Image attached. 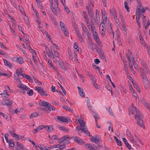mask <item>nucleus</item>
Segmentation results:
<instances>
[{
    "mask_svg": "<svg viewBox=\"0 0 150 150\" xmlns=\"http://www.w3.org/2000/svg\"><path fill=\"white\" fill-rule=\"evenodd\" d=\"M133 107L134 108L136 112V115L135 117V119L137 120V124L139 125L140 127H144V125L143 124V121L142 119L143 115L140 112H139L136 107L134 106H133Z\"/></svg>",
    "mask_w": 150,
    "mask_h": 150,
    "instance_id": "f257e3e1",
    "label": "nucleus"
},
{
    "mask_svg": "<svg viewBox=\"0 0 150 150\" xmlns=\"http://www.w3.org/2000/svg\"><path fill=\"white\" fill-rule=\"evenodd\" d=\"M78 122L80 124V128L84 129V131L85 132H83V133L88 135V136L90 137L91 135L90 134V133L88 131L87 127L85 125L86 122L83 120L81 119L78 120Z\"/></svg>",
    "mask_w": 150,
    "mask_h": 150,
    "instance_id": "f03ea898",
    "label": "nucleus"
},
{
    "mask_svg": "<svg viewBox=\"0 0 150 150\" xmlns=\"http://www.w3.org/2000/svg\"><path fill=\"white\" fill-rule=\"evenodd\" d=\"M78 122L80 124V128L84 129V131L85 132H83V133L88 135V136L90 137L91 135L90 134V133L88 131L87 127L85 125L86 122L83 120L81 119L78 120Z\"/></svg>",
    "mask_w": 150,
    "mask_h": 150,
    "instance_id": "7ed1b4c3",
    "label": "nucleus"
},
{
    "mask_svg": "<svg viewBox=\"0 0 150 150\" xmlns=\"http://www.w3.org/2000/svg\"><path fill=\"white\" fill-rule=\"evenodd\" d=\"M45 106H44L46 109V111L47 113H49L51 111H54L55 108L54 107L52 106L50 104L48 103H45Z\"/></svg>",
    "mask_w": 150,
    "mask_h": 150,
    "instance_id": "20e7f679",
    "label": "nucleus"
},
{
    "mask_svg": "<svg viewBox=\"0 0 150 150\" xmlns=\"http://www.w3.org/2000/svg\"><path fill=\"white\" fill-rule=\"evenodd\" d=\"M35 89L38 91V93L41 96H47L46 92L44 91L42 87L36 86L35 87Z\"/></svg>",
    "mask_w": 150,
    "mask_h": 150,
    "instance_id": "39448f33",
    "label": "nucleus"
},
{
    "mask_svg": "<svg viewBox=\"0 0 150 150\" xmlns=\"http://www.w3.org/2000/svg\"><path fill=\"white\" fill-rule=\"evenodd\" d=\"M57 119L62 122H70L71 121V120L67 117H65L63 116H57Z\"/></svg>",
    "mask_w": 150,
    "mask_h": 150,
    "instance_id": "423d86ee",
    "label": "nucleus"
},
{
    "mask_svg": "<svg viewBox=\"0 0 150 150\" xmlns=\"http://www.w3.org/2000/svg\"><path fill=\"white\" fill-rule=\"evenodd\" d=\"M101 14H102V22L100 23V25H102L103 23H104V22L106 23L107 19V17L106 16V13L104 11H103L102 10H101Z\"/></svg>",
    "mask_w": 150,
    "mask_h": 150,
    "instance_id": "0eeeda50",
    "label": "nucleus"
},
{
    "mask_svg": "<svg viewBox=\"0 0 150 150\" xmlns=\"http://www.w3.org/2000/svg\"><path fill=\"white\" fill-rule=\"evenodd\" d=\"M1 105L3 106L6 105L8 106H9L11 105L12 104V101L6 99L4 101H2L1 103Z\"/></svg>",
    "mask_w": 150,
    "mask_h": 150,
    "instance_id": "6e6552de",
    "label": "nucleus"
},
{
    "mask_svg": "<svg viewBox=\"0 0 150 150\" xmlns=\"http://www.w3.org/2000/svg\"><path fill=\"white\" fill-rule=\"evenodd\" d=\"M91 140L95 142L96 143H97L100 142V138L98 137V136L97 135L92 136L91 138Z\"/></svg>",
    "mask_w": 150,
    "mask_h": 150,
    "instance_id": "1a4fd4ad",
    "label": "nucleus"
},
{
    "mask_svg": "<svg viewBox=\"0 0 150 150\" xmlns=\"http://www.w3.org/2000/svg\"><path fill=\"white\" fill-rule=\"evenodd\" d=\"M79 93L80 96L82 97H84L85 96V94L83 92V90L80 87L78 86Z\"/></svg>",
    "mask_w": 150,
    "mask_h": 150,
    "instance_id": "9d476101",
    "label": "nucleus"
},
{
    "mask_svg": "<svg viewBox=\"0 0 150 150\" xmlns=\"http://www.w3.org/2000/svg\"><path fill=\"white\" fill-rule=\"evenodd\" d=\"M14 59L16 62H17L20 64H21L24 62L23 58L21 57L18 58L17 57H14Z\"/></svg>",
    "mask_w": 150,
    "mask_h": 150,
    "instance_id": "9b49d317",
    "label": "nucleus"
},
{
    "mask_svg": "<svg viewBox=\"0 0 150 150\" xmlns=\"http://www.w3.org/2000/svg\"><path fill=\"white\" fill-rule=\"evenodd\" d=\"M82 28V30L84 33H86V35L87 36H88V35H91V34L89 33V31L87 29L86 26L84 25L83 24H82L81 25Z\"/></svg>",
    "mask_w": 150,
    "mask_h": 150,
    "instance_id": "f8f14e48",
    "label": "nucleus"
},
{
    "mask_svg": "<svg viewBox=\"0 0 150 150\" xmlns=\"http://www.w3.org/2000/svg\"><path fill=\"white\" fill-rule=\"evenodd\" d=\"M141 102L148 109H150V106L149 104L145 100L144 98H142L141 100Z\"/></svg>",
    "mask_w": 150,
    "mask_h": 150,
    "instance_id": "ddd939ff",
    "label": "nucleus"
},
{
    "mask_svg": "<svg viewBox=\"0 0 150 150\" xmlns=\"http://www.w3.org/2000/svg\"><path fill=\"white\" fill-rule=\"evenodd\" d=\"M123 141L125 143V144L126 145L127 147L129 149H131V146L129 145V144L128 143L126 139L125 138H122Z\"/></svg>",
    "mask_w": 150,
    "mask_h": 150,
    "instance_id": "4468645a",
    "label": "nucleus"
},
{
    "mask_svg": "<svg viewBox=\"0 0 150 150\" xmlns=\"http://www.w3.org/2000/svg\"><path fill=\"white\" fill-rule=\"evenodd\" d=\"M58 128L66 132H69V130L67 128H66L63 126L61 127L60 125H58Z\"/></svg>",
    "mask_w": 150,
    "mask_h": 150,
    "instance_id": "2eb2a0df",
    "label": "nucleus"
},
{
    "mask_svg": "<svg viewBox=\"0 0 150 150\" xmlns=\"http://www.w3.org/2000/svg\"><path fill=\"white\" fill-rule=\"evenodd\" d=\"M59 140L61 141V142H63L64 144H68L70 143V142L68 140L66 139H64V138H61L59 139Z\"/></svg>",
    "mask_w": 150,
    "mask_h": 150,
    "instance_id": "dca6fc26",
    "label": "nucleus"
},
{
    "mask_svg": "<svg viewBox=\"0 0 150 150\" xmlns=\"http://www.w3.org/2000/svg\"><path fill=\"white\" fill-rule=\"evenodd\" d=\"M114 138L115 139V140L117 145L118 146H121L122 145V142L120 140H119L118 139V138L115 136H114Z\"/></svg>",
    "mask_w": 150,
    "mask_h": 150,
    "instance_id": "f3484780",
    "label": "nucleus"
},
{
    "mask_svg": "<svg viewBox=\"0 0 150 150\" xmlns=\"http://www.w3.org/2000/svg\"><path fill=\"white\" fill-rule=\"evenodd\" d=\"M141 76L144 81L145 82V81H146L147 80L146 75L144 73L142 72L141 73Z\"/></svg>",
    "mask_w": 150,
    "mask_h": 150,
    "instance_id": "a211bd4d",
    "label": "nucleus"
},
{
    "mask_svg": "<svg viewBox=\"0 0 150 150\" xmlns=\"http://www.w3.org/2000/svg\"><path fill=\"white\" fill-rule=\"evenodd\" d=\"M110 12L111 15L114 16V18H115V17H117L116 13L115 10L112 11V10L110 9Z\"/></svg>",
    "mask_w": 150,
    "mask_h": 150,
    "instance_id": "6ab92c4d",
    "label": "nucleus"
},
{
    "mask_svg": "<svg viewBox=\"0 0 150 150\" xmlns=\"http://www.w3.org/2000/svg\"><path fill=\"white\" fill-rule=\"evenodd\" d=\"M106 78L110 81L113 87L115 88V85L114 83L111 81L110 78L109 76L108 75H107L106 76Z\"/></svg>",
    "mask_w": 150,
    "mask_h": 150,
    "instance_id": "aec40b11",
    "label": "nucleus"
},
{
    "mask_svg": "<svg viewBox=\"0 0 150 150\" xmlns=\"http://www.w3.org/2000/svg\"><path fill=\"white\" fill-rule=\"evenodd\" d=\"M133 84L134 85V87L136 88V89L138 90L139 93H140L141 91L139 86L135 82H134L133 83Z\"/></svg>",
    "mask_w": 150,
    "mask_h": 150,
    "instance_id": "412c9836",
    "label": "nucleus"
},
{
    "mask_svg": "<svg viewBox=\"0 0 150 150\" xmlns=\"http://www.w3.org/2000/svg\"><path fill=\"white\" fill-rule=\"evenodd\" d=\"M124 5H125V8L127 9V12H129L130 11V9L129 7L128 6V4L127 1H125L124 3Z\"/></svg>",
    "mask_w": 150,
    "mask_h": 150,
    "instance_id": "4be33fe9",
    "label": "nucleus"
},
{
    "mask_svg": "<svg viewBox=\"0 0 150 150\" xmlns=\"http://www.w3.org/2000/svg\"><path fill=\"white\" fill-rule=\"evenodd\" d=\"M47 103L46 102L42 101L41 100H40L38 102L39 105L41 106H45V103Z\"/></svg>",
    "mask_w": 150,
    "mask_h": 150,
    "instance_id": "5701e85b",
    "label": "nucleus"
},
{
    "mask_svg": "<svg viewBox=\"0 0 150 150\" xmlns=\"http://www.w3.org/2000/svg\"><path fill=\"white\" fill-rule=\"evenodd\" d=\"M83 15L85 21H87L88 19V16L87 15V12L86 11L83 12Z\"/></svg>",
    "mask_w": 150,
    "mask_h": 150,
    "instance_id": "b1692460",
    "label": "nucleus"
},
{
    "mask_svg": "<svg viewBox=\"0 0 150 150\" xmlns=\"http://www.w3.org/2000/svg\"><path fill=\"white\" fill-rule=\"evenodd\" d=\"M88 13L90 17H92L94 15L92 9H91L90 10H88Z\"/></svg>",
    "mask_w": 150,
    "mask_h": 150,
    "instance_id": "393cba45",
    "label": "nucleus"
},
{
    "mask_svg": "<svg viewBox=\"0 0 150 150\" xmlns=\"http://www.w3.org/2000/svg\"><path fill=\"white\" fill-rule=\"evenodd\" d=\"M90 79L93 84H94L95 83L96 81V80L94 76H91V77H90Z\"/></svg>",
    "mask_w": 150,
    "mask_h": 150,
    "instance_id": "a878e982",
    "label": "nucleus"
},
{
    "mask_svg": "<svg viewBox=\"0 0 150 150\" xmlns=\"http://www.w3.org/2000/svg\"><path fill=\"white\" fill-rule=\"evenodd\" d=\"M38 116H39V115H38V113H37L36 112H34L30 115V118L31 119L32 117H38Z\"/></svg>",
    "mask_w": 150,
    "mask_h": 150,
    "instance_id": "bb28decb",
    "label": "nucleus"
},
{
    "mask_svg": "<svg viewBox=\"0 0 150 150\" xmlns=\"http://www.w3.org/2000/svg\"><path fill=\"white\" fill-rule=\"evenodd\" d=\"M142 15L143 16V18H142V24L143 26H145V25L146 24V20L145 18V16H144L143 14H142Z\"/></svg>",
    "mask_w": 150,
    "mask_h": 150,
    "instance_id": "cd10ccee",
    "label": "nucleus"
},
{
    "mask_svg": "<svg viewBox=\"0 0 150 150\" xmlns=\"http://www.w3.org/2000/svg\"><path fill=\"white\" fill-rule=\"evenodd\" d=\"M52 55L55 56L56 57L59 58V55L57 52H53L52 54Z\"/></svg>",
    "mask_w": 150,
    "mask_h": 150,
    "instance_id": "c85d7f7f",
    "label": "nucleus"
},
{
    "mask_svg": "<svg viewBox=\"0 0 150 150\" xmlns=\"http://www.w3.org/2000/svg\"><path fill=\"white\" fill-rule=\"evenodd\" d=\"M62 108L64 109L67 111H71V109L67 106L64 105L62 106Z\"/></svg>",
    "mask_w": 150,
    "mask_h": 150,
    "instance_id": "c756f323",
    "label": "nucleus"
},
{
    "mask_svg": "<svg viewBox=\"0 0 150 150\" xmlns=\"http://www.w3.org/2000/svg\"><path fill=\"white\" fill-rule=\"evenodd\" d=\"M27 61H28L29 63H30V64H31L32 68L33 69H35V66H34L33 64V63L32 62V61L31 60V59L28 58H27Z\"/></svg>",
    "mask_w": 150,
    "mask_h": 150,
    "instance_id": "7c9ffc66",
    "label": "nucleus"
},
{
    "mask_svg": "<svg viewBox=\"0 0 150 150\" xmlns=\"http://www.w3.org/2000/svg\"><path fill=\"white\" fill-rule=\"evenodd\" d=\"M93 37L94 38V39L96 41H98V40H99V39L98 36V34L95 35L94 34H93Z\"/></svg>",
    "mask_w": 150,
    "mask_h": 150,
    "instance_id": "2f4dec72",
    "label": "nucleus"
},
{
    "mask_svg": "<svg viewBox=\"0 0 150 150\" xmlns=\"http://www.w3.org/2000/svg\"><path fill=\"white\" fill-rule=\"evenodd\" d=\"M63 5L64 6L65 9L67 12L68 13H70L69 10L67 7L65 5V4H64V3H63Z\"/></svg>",
    "mask_w": 150,
    "mask_h": 150,
    "instance_id": "473e14b6",
    "label": "nucleus"
},
{
    "mask_svg": "<svg viewBox=\"0 0 150 150\" xmlns=\"http://www.w3.org/2000/svg\"><path fill=\"white\" fill-rule=\"evenodd\" d=\"M58 64L61 67L62 69H64L66 70V68L64 67V62H62L60 63L59 62H58Z\"/></svg>",
    "mask_w": 150,
    "mask_h": 150,
    "instance_id": "72a5a7b5",
    "label": "nucleus"
},
{
    "mask_svg": "<svg viewBox=\"0 0 150 150\" xmlns=\"http://www.w3.org/2000/svg\"><path fill=\"white\" fill-rule=\"evenodd\" d=\"M27 93L29 96H32L33 94V90L32 89H31L29 91H28Z\"/></svg>",
    "mask_w": 150,
    "mask_h": 150,
    "instance_id": "f704fd0d",
    "label": "nucleus"
},
{
    "mask_svg": "<svg viewBox=\"0 0 150 150\" xmlns=\"http://www.w3.org/2000/svg\"><path fill=\"white\" fill-rule=\"evenodd\" d=\"M107 110H108V112L111 115L113 116L114 115L112 112V109L110 108V107L108 109V108H106Z\"/></svg>",
    "mask_w": 150,
    "mask_h": 150,
    "instance_id": "c9c22d12",
    "label": "nucleus"
},
{
    "mask_svg": "<svg viewBox=\"0 0 150 150\" xmlns=\"http://www.w3.org/2000/svg\"><path fill=\"white\" fill-rule=\"evenodd\" d=\"M58 83L59 85L60 86V88H61L62 90L63 91L64 93V94L65 95H66V91L65 90L64 88L60 84V83L58 82Z\"/></svg>",
    "mask_w": 150,
    "mask_h": 150,
    "instance_id": "e433bc0d",
    "label": "nucleus"
},
{
    "mask_svg": "<svg viewBox=\"0 0 150 150\" xmlns=\"http://www.w3.org/2000/svg\"><path fill=\"white\" fill-rule=\"evenodd\" d=\"M94 117L95 119V122H97V120L99 118V115H98L96 114L94 115Z\"/></svg>",
    "mask_w": 150,
    "mask_h": 150,
    "instance_id": "4c0bfd02",
    "label": "nucleus"
},
{
    "mask_svg": "<svg viewBox=\"0 0 150 150\" xmlns=\"http://www.w3.org/2000/svg\"><path fill=\"white\" fill-rule=\"evenodd\" d=\"M17 139L18 140H19L21 139V140H24V137L23 136H21V135H18L17 137Z\"/></svg>",
    "mask_w": 150,
    "mask_h": 150,
    "instance_id": "58836bf2",
    "label": "nucleus"
},
{
    "mask_svg": "<svg viewBox=\"0 0 150 150\" xmlns=\"http://www.w3.org/2000/svg\"><path fill=\"white\" fill-rule=\"evenodd\" d=\"M23 110V108H20V109H16L15 110V112L17 114L19 113L21 111H22Z\"/></svg>",
    "mask_w": 150,
    "mask_h": 150,
    "instance_id": "ea45409f",
    "label": "nucleus"
},
{
    "mask_svg": "<svg viewBox=\"0 0 150 150\" xmlns=\"http://www.w3.org/2000/svg\"><path fill=\"white\" fill-rule=\"evenodd\" d=\"M47 127H48V128L47 129V132H50L51 131V130L50 129V127H49L48 125H47V126L44 125L43 126V129H46Z\"/></svg>",
    "mask_w": 150,
    "mask_h": 150,
    "instance_id": "a19ab883",
    "label": "nucleus"
},
{
    "mask_svg": "<svg viewBox=\"0 0 150 150\" xmlns=\"http://www.w3.org/2000/svg\"><path fill=\"white\" fill-rule=\"evenodd\" d=\"M79 139H80V138H78L77 137H74V141L76 142L78 144L79 143Z\"/></svg>",
    "mask_w": 150,
    "mask_h": 150,
    "instance_id": "79ce46f5",
    "label": "nucleus"
},
{
    "mask_svg": "<svg viewBox=\"0 0 150 150\" xmlns=\"http://www.w3.org/2000/svg\"><path fill=\"white\" fill-rule=\"evenodd\" d=\"M77 36L78 37L79 40L81 42H82L83 41V39L81 35L80 34L78 35H77Z\"/></svg>",
    "mask_w": 150,
    "mask_h": 150,
    "instance_id": "37998d69",
    "label": "nucleus"
},
{
    "mask_svg": "<svg viewBox=\"0 0 150 150\" xmlns=\"http://www.w3.org/2000/svg\"><path fill=\"white\" fill-rule=\"evenodd\" d=\"M96 49L97 52H98L99 55L100 54H102L103 53L101 51L100 49L98 48H96Z\"/></svg>",
    "mask_w": 150,
    "mask_h": 150,
    "instance_id": "c03bdc74",
    "label": "nucleus"
},
{
    "mask_svg": "<svg viewBox=\"0 0 150 150\" xmlns=\"http://www.w3.org/2000/svg\"><path fill=\"white\" fill-rule=\"evenodd\" d=\"M7 91L6 90H4L3 91V96L4 97H6V96H9V94L7 93Z\"/></svg>",
    "mask_w": 150,
    "mask_h": 150,
    "instance_id": "a18cd8bd",
    "label": "nucleus"
},
{
    "mask_svg": "<svg viewBox=\"0 0 150 150\" xmlns=\"http://www.w3.org/2000/svg\"><path fill=\"white\" fill-rule=\"evenodd\" d=\"M88 39L89 41L91 43V44L92 45H93V43L92 42V40L91 39V35H88V36H87Z\"/></svg>",
    "mask_w": 150,
    "mask_h": 150,
    "instance_id": "49530a36",
    "label": "nucleus"
},
{
    "mask_svg": "<svg viewBox=\"0 0 150 150\" xmlns=\"http://www.w3.org/2000/svg\"><path fill=\"white\" fill-rule=\"evenodd\" d=\"M37 4L38 5V7L40 9H41L43 8V7L41 4V2L40 1H39L38 3H37Z\"/></svg>",
    "mask_w": 150,
    "mask_h": 150,
    "instance_id": "de8ad7c7",
    "label": "nucleus"
},
{
    "mask_svg": "<svg viewBox=\"0 0 150 150\" xmlns=\"http://www.w3.org/2000/svg\"><path fill=\"white\" fill-rule=\"evenodd\" d=\"M25 21L26 22V23H27L28 25V28H30V25H28V24H29L30 23H29V21L28 18L27 16H26V18H25Z\"/></svg>",
    "mask_w": 150,
    "mask_h": 150,
    "instance_id": "09e8293b",
    "label": "nucleus"
},
{
    "mask_svg": "<svg viewBox=\"0 0 150 150\" xmlns=\"http://www.w3.org/2000/svg\"><path fill=\"white\" fill-rule=\"evenodd\" d=\"M79 143L78 144L81 145H83L85 143V142L84 141L82 140L81 139H79Z\"/></svg>",
    "mask_w": 150,
    "mask_h": 150,
    "instance_id": "8fccbe9b",
    "label": "nucleus"
},
{
    "mask_svg": "<svg viewBox=\"0 0 150 150\" xmlns=\"http://www.w3.org/2000/svg\"><path fill=\"white\" fill-rule=\"evenodd\" d=\"M23 39L25 41H28L29 40V37L28 35L24 36Z\"/></svg>",
    "mask_w": 150,
    "mask_h": 150,
    "instance_id": "3c124183",
    "label": "nucleus"
},
{
    "mask_svg": "<svg viewBox=\"0 0 150 150\" xmlns=\"http://www.w3.org/2000/svg\"><path fill=\"white\" fill-rule=\"evenodd\" d=\"M76 131H79L80 130H81L83 132H85V131H84V129H83L82 128H81L80 127L79 128L78 127H76Z\"/></svg>",
    "mask_w": 150,
    "mask_h": 150,
    "instance_id": "603ef678",
    "label": "nucleus"
},
{
    "mask_svg": "<svg viewBox=\"0 0 150 150\" xmlns=\"http://www.w3.org/2000/svg\"><path fill=\"white\" fill-rule=\"evenodd\" d=\"M45 34L46 35L47 37L50 40H51V37L48 33L47 31L45 32Z\"/></svg>",
    "mask_w": 150,
    "mask_h": 150,
    "instance_id": "864d4df0",
    "label": "nucleus"
},
{
    "mask_svg": "<svg viewBox=\"0 0 150 150\" xmlns=\"http://www.w3.org/2000/svg\"><path fill=\"white\" fill-rule=\"evenodd\" d=\"M125 71L127 73V74H129V73L128 72V69L127 68V65H126V64H125Z\"/></svg>",
    "mask_w": 150,
    "mask_h": 150,
    "instance_id": "5fc2aeb1",
    "label": "nucleus"
},
{
    "mask_svg": "<svg viewBox=\"0 0 150 150\" xmlns=\"http://www.w3.org/2000/svg\"><path fill=\"white\" fill-rule=\"evenodd\" d=\"M141 9L138 8L136 10V14H141Z\"/></svg>",
    "mask_w": 150,
    "mask_h": 150,
    "instance_id": "6e6d98bb",
    "label": "nucleus"
},
{
    "mask_svg": "<svg viewBox=\"0 0 150 150\" xmlns=\"http://www.w3.org/2000/svg\"><path fill=\"white\" fill-rule=\"evenodd\" d=\"M17 70V71L16 72V75H17L18 78H19V76L20 75H21V74L22 73V71H18V70Z\"/></svg>",
    "mask_w": 150,
    "mask_h": 150,
    "instance_id": "4d7b16f0",
    "label": "nucleus"
},
{
    "mask_svg": "<svg viewBox=\"0 0 150 150\" xmlns=\"http://www.w3.org/2000/svg\"><path fill=\"white\" fill-rule=\"evenodd\" d=\"M73 47L74 48L76 49H77L78 47L79 46L77 45V43L76 42H75L74 43Z\"/></svg>",
    "mask_w": 150,
    "mask_h": 150,
    "instance_id": "13d9d810",
    "label": "nucleus"
},
{
    "mask_svg": "<svg viewBox=\"0 0 150 150\" xmlns=\"http://www.w3.org/2000/svg\"><path fill=\"white\" fill-rule=\"evenodd\" d=\"M132 94L134 97H136V100H137V98H139L136 92H134L132 93Z\"/></svg>",
    "mask_w": 150,
    "mask_h": 150,
    "instance_id": "bf43d9fd",
    "label": "nucleus"
},
{
    "mask_svg": "<svg viewBox=\"0 0 150 150\" xmlns=\"http://www.w3.org/2000/svg\"><path fill=\"white\" fill-rule=\"evenodd\" d=\"M94 62L96 64H98L100 62L99 60L98 59H94Z\"/></svg>",
    "mask_w": 150,
    "mask_h": 150,
    "instance_id": "052dcab7",
    "label": "nucleus"
},
{
    "mask_svg": "<svg viewBox=\"0 0 150 150\" xmlns=\"http://www.w3.org/2000/svg\"><path fill=\"white\" fill-rule=\"evenodd\" d=\"M122 27L123 29V30L124 31H126V28L125 25V24L123 23V24H122Z\"/></svg>",
    "mask_w": 150,
    "mask_h": 150,
    "instance_id": "680f3d73",
    "label": "nucleus"
},
{
    "mask_svg": "<svg viewBox=\"0 0 150 150\" xmlns=\"http://www.w3.org/2000/svg\"><path fill=\"white\" fill-rule=\"evenodd\" d=\"M32 57L33 61L37 65V60L34 58L35 56H34V54H33V55Z\"/></svg>",
    "mask_w": 150,
    "mask_h": 150,
    "instance_id": "e2e57ef3",
    "label": "nucleus"
},
{
    "mask_svg": "<svg viewBox=\"0 0 150 150\" xmlns=\"http://www.w3.org/2000/svg\"><path fill=\"white\" fill-rule=\"evenodd\" d=\"M51 91L53 92H54V91H56L57 92L58 91L57 90L56 91L55 90V86H53V85L51 87Z\"/></svg>",
    "mask_w": 150,
    "mask_h": 150,
    "instance_id": "0e129e2a",
    "label": "nucleus"
},
{
    "mask_svg": "<svg viewBox=\"0 0 150 150\" xmlns=\"http://www.w3.org/2000/svg\"><path fill=\"white\" fill-rule=\"evenodd\" d=\"M24 85H23V84L22 85H20L18 86V87L22 89L23 90H24L25 88Z\"/></svg>",
    "mask_w": 150,
    "mask_h": 150,
    "instance_id": "69168bd1",
    "label": "nucleus"
},
{
    "mask_svg": "<svg viewBox=\"0 0 150 150\" xmlns=\"http://www.w3.org/2000/svg\"><path fill=\"white\" fill-rule=\"evenodd\" d=\"M60 25L61 27V28H63V27H65V25H64V23L62 22H60Z\"/></svg>",
    "mask_w": 150,
    "mask_h": 150,
    "instance_id": "338daca9",
    "label": "nucleus"
},
{
    "mask_svg": "<svg viewBox=\"0 0 150 150\" xmlns=\"http://www.w3.org/2000/svg\"><path fill=\"white\" fill-rule=\"evenodd\" d=\"M150 25V21H149V20H148V21L147 22V24L146 25V26H145H145H144L145 27V29H146L147 28H148V27L149 25Z\"/></svg>",
    "mask_w": 150,
    "mask_h": 150,
    "instance_id": "774afa93",
    "label": "nucleus"
}]
</instances>
